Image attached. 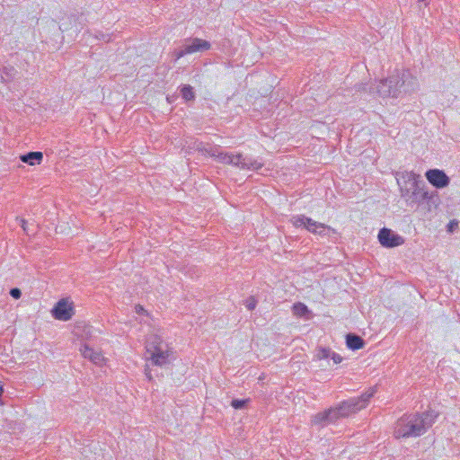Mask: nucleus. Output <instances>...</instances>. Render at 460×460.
<instances>
[{
    "label": "nucleus",
    "instance_id": "11",
    "mask_svg": "<svg viewBox=\"0 0 460 460\" xmlns=\"http://www.w3.org/2000/svg\"><path fill=\"white\" fill-rule=\"evenodd\" d=\"M425 176L428 181L437 189L445 188L450 182L449 177L439 169H429L426 172Z\"/></svg>",
    "mask_w": 460,
    "mask_h": 460
},
{
    "label": "nucleus",
    "instance_id": "16",
    "mask_svg": "<svg viewBox=\"0 0 460 460\" xmlns=\"http://www.w3.org/2000/svg\"><path fill=\"white\" fill-rule=\"evenodd\" d=\"M438 416V414L435 411H426L422 413H419L420 421L424 425V433L433 425Z\"/></svg>",
    "mask_w": 460,
    "mask_h": 460
},
{
    "label": "nucleus",
    "instance_id": "30",
    "mask_svg": "<svg viewBox=\"0 0 460 460\" xmlns=\"http://www.w3.org/2000/svg\"><path fill=\"white\" fill-rule=\"evenodd\" d=\"M21 226L22 227L23 231L29 234V230L27 227V221L25 219H21Z\"/></svg>",
    "mask_w": 460,
    "mask_h": 460
},
{
    "label": "nucleus",
    "instance_id": "23",
    "mask_svg": "<svg viewBox=\"0 0 460 460\" xmlns=\"http://www.w3.org/2000/svg\"><path fill=\"white\" fill-rule=\"evenodd\" d=\"M203 150L211 157H215L216 159H218V156L222 152L219 146H208L207 147H204Z\"/></svg>",
    "mask_w": 460,
    "mask_h": 460
},
{
    "label": "nucleus",
    "instance_id": "32",
    "mask_svg": "<svg viewBox=\"0 0 460 460\" xmlns=\"http://www.w3.org/2000/svg\"><path fill=\"white\" fill-rule=\"evenodd\" d=\"M447 227H448V231L452 232L453 231V227H454V222H450L448 224Z\"/></svg>",
    "mask_w": 460,
    "mask_h": 460
},
{
    "label": "nucleus",
    "instance_id": "20",
    "mask_svg": "<svg viewBox=\"0 0 460 460\" xmlns=\"http://www.w3.org/2000/svg\"><path fill=\"white\" fill-rule=\"evenodd\" d=\"M292 311L296 316H305L309 313L308 307L301 302L295 303Z\"/></svg>",
    "mask_w": 460,
    "mask_h": 460
},
{
    "label": "nucleus",
    "instance_id": "5",
    "mask_svg": "<svg viewBox=\"0 0 460 460\" xmlns=\"http://www.w3.org/2000/svg\"><path fill=\"white\" fill-rule=\"evenodd\" d=\"M400 192L408 206H416L417 208L423 205V198L427 195V190L423 181L410 182L409 186L401 188Z\"/></svg>",
    "mask_w": 460,
    "mask_h": 460
},
{
    "label": "nucleus",
    "instance_id": "33",
    "mask_svg": "<svg viewBox=\"0 0 460 460\" xmlns=\"http://www.w3.org/2000/svg\"><path fill=\"white\" fill-rule=\"evenodd\" d=\"M2 391H3V387H2V385H0V392H2Z\"/></svg>",
    "mask_w": 460,
    "mask_h": 460
},
{
    "label": "nucleus",
    "instance_id": "1",
    "mask_svg": "<svg viewBox=\"0 0 460 460\" xmlns=\"http://www.w3.org/2000/svg\"><path fill=\"white\" fill-rule=\"evenodd\" d=\"M418 86L417 78L409 69L395 70L386 78L378 81L373 90H376L380 97L399 98L402 93L415 91Z\"/></svg>",
    "mask_w": 460,
    "mask_h": 460
},
{
    "label": "nucleus",
    "instance_id": "17",
    "mask_svg": "<svg viewBox=\"0 0 460 460\" xmlns=\"http://www.w3.org/2000/svg\"><path fill=\"white\" fill-rule=\"evenodd\" d=\"M346 345L349 349L357 350L365 346V341L355 333L346 335Z\"/></svg>",
    "mask_w": 460,
    "mask_h": 460
},
{
    "label": "nucleus",
    "instance_id": "27",
    "mask_svg": "<svg viewBox=\"0 0 460 460\" xmlns=\"http://www.w3.org/2000/svg\"><path fill=\"white\" fill-rule=\"evenodd\" d=\"M188 54H189V52H187V49H186L185 45H183L181 49H179L178 51L175 52V58H176L175 59L178 60L181 58H182Z\"/></svg>",
    "mask_w": 460,
    "mask_h": 460
},
{
    "label": "nucleus",
    "instance_id": "18",
    "mask_svg": "<svg viewBox=\"0 0 460 460\" xmlns=\"http://www.w3.org/2000/svg\"><path fill=\"white\" fill-rule=\"evenodd\" d=\"M20 160L22 163L28 164L30 165L40 164L43 160V154L39 151L29 152L27 154L22 155L20 156Z\"/></svg>",
    "mask_w": 460,
    "mask_h": 460
},
{
    "label": "nucleus",
    "instance_id": "31",
    "mask_svg": "<svg viewBox=\"0 0 460 460\" xmlns=\"http://www.w3.org/2000/svg\"><path fill=\"white\" fill-rule=\"evenodd\" d=\"M145 374H146V377H147L149 380H151V379H152V376H151V373H150V369L146 368V370H145Z\"/></svg>",
    "mask_w": 460,
    "mask_h": 460
},
{
    "label": "nucleus",
    "instance_id": "13",
    "mask_svg": "<svg viewBox=\"0 0 460 460\" xmlns=\"http://www.w3.org/2000/svg\"><path fill=\"white\" fill-rule=\"evenodd\" d=\"M440 202L439 196L436 190L428 191L426 197L423 198V205L420 208L427 210L428 212H431L434 208H437Z\"/></svg>",
    "mask_w": 460,
    "mask_h": 460
},
{
    "label": "nucleus",
    "instance_id": "19",
    "mask_svg": "<svg viewBox=\"0 0 460 460\" xmlns=\"http://www.w3.org/2000/svg\"><path fill=\"white\" fill-rule=\"evenodd\" d=\"M180 92L182 99H184L186 102L194 101L196 98L194 89L190 84L181 85Z\"/></svg>",
    "mask_w": 460,
    "mask_h": 460
},
{
    "label": "nucleus",
    "instance_id": "24",
    "mask_svg": "<svg viewBox=\"0 0 460 460\" xmlns=\"http://www.w3.org/2000/svg\"><path fill=\"white\" fill-rule=\"evenodd\" d=\"M244 305L249 311H252L257 305V300L254 296H250L245 300Z\"/></svg>",
    "mask_w": 460,
    "mask_h": 460
},
{
    "label": "nucleus",
    "instance_id": "14",
    "mask_svg": "<svg viewBox=\"0 0 460 460\" xmlns=\"http://www.w3.org/2000/svg\"><path fill=\"white\" fill-rule=\"evenodd\" d=\"M419 178L420 176L413 172L404 171L397 173L396 180L399 189L401 190V188H404V186H409L410 182L420 181V180Z\"/></svg>",
    "mask_w": 460,
    "mask_h": 460
},
{
    "label": "nucleus",
    "instance_id": "2",
    "mask_svg": "<svg viewBox=\"0 0 460 460\" xmlns=\"http://www.w3.org/2000/svg\"><path fill=\"white\" fill-rule=\"evenodd\" d=\"M424 434V425L420 423L419 412L404 414L397 421L394 428V437L411 438Z\"/></svg>",
    "mask_w": 460,
    "mask_h": 460
},
{
    "label": "nucleus",
    "instance_id": "6",
    "mask_svg": "<svg viewBox=\"0 0 460 460\" xmlns=\"http://www.w3.org/2000/svg\"><path fill=\"white\" fill-rule=\"evenodd\" d=\"M217 161L225 164H231L247 170L258 171L263 166V164L259 160L244 157L242 154L234 155L227 152H221Z\"/></svg>",
    "mask_w": 460,
    "mask_h": 460
},
{
    "label": "nucleus",
    "instance_id": "9",
    "mask_svg": "<svg viewBox=\"0 0 460 460\" xmlns=\"http://www.w3.org/2000/svg\"><path fill=\"white\" fill-rule=\"evenodd\" d=\"M341 418L342 416L341 415L338 407L335 406L315 414L313 417L312 422L314 425H320L323 427L332 423H335Z\"/></svg>",
    "mask_w": 460,
    "mask_h": 460
},
{
    "label": "nucleus",
    "instance_id": "21",
    "mask_svg": "<svg viewBox=\"0 0 460 460\" xmlns=\"http://www.w3.org/2000/svg\"><path fill=\"white\" fill-rule=\"evenodd\" d=\"M332 351L330 348L320 347L316 349L314 357L318 360L326 359L331 357Z\"/></svg>",
    "mask_w": 460,
    "mask_h": 460
},
{
    "label": "nucleus",
    "instance_id": "8",
    "mask_svg": "<svg viewBox=\"0 0 460 460\" xmlns=\"http://www.w3.org/2000/svg\"><path fill=\"white\" fill-rule=\"evenodd\" d=\"M52 316L59 321H68L75 314L73 303H69L67 299L62 298L56 303L51 310Z\"/></svg>",
    "mask_w": 460,
    "mask_h": 460
},
{
    "label": "nucleus",
    "instance_id": "25",
    "mask_svg": "<svg viewBox=\"0 0 460 460\" xmlns=\"http://www.w3.org/2000/svg\"><path fill=\"white\" fill-rule=\"evenodd\" d=\"M14 69L12 67L10 69L4 67L2 71V78L5 81H10L13 78V75L11 72H13Z\"/></svg>",
    "mask_w": 460,
    "mask_h": 460
},
{
    "label": "nucleus",
    "instance_id": "29",
    "mask_svg": "<svg viewBox=\"0 0 460 460\" xmlns=\"http://www.w3.org/2000/svg\"><path fill=\"white\" fill-rule=\"evenodd\" d=\"M135 309H136V313L138 314H142L146 313L145 308L142 305H137L135 306Z\"/></svg>",
    "mask_w": 460,
    "mask_h": 460
},
{
    "label": "nucleus",
    "instance_id": "28",
    "mask_svg": "<svg viewBox=\"0 0 460 460\" xmlns=\"http://www.w3.org/2000/svg\"><path fill=\"white\" fill-rule=\"evenodd\" d=\"M335 364H339L342 361V357L336 353L335 351H332L331 357H330Z\"/></svg>",
    "mask_w": 460,
    "mask_h": 460
},
{
    "label": "nucleus",
    "instance_id": "15",
    "mask_svg": "<svg viewBox=\"0 0 460 460\" xmlns=\"http://www.w3.org/2000/svg\"><path fill=\"white\" fill-rule=\"evenodd\" d=\"M80 350L84 358H88L89 360H91L93 363H94L96 365L101 364L104 359V358L101 352L95 351L93 349L89 347L87 344H84L81 348Z\"/></svg>",
    "mask_w": 460,
    "mask_h": 460
},
{
    "label": "nucleus",
    "instance_id": "22",
    "mask_svg": "<svg viewBox=\"0 0 460 460\" xmlns=\"http://www.w3.org/2000/svg\"><path fill=\"white\" fill-rule=\"evenodd\" d=\"M250 401V399H233L230 404L234 409L241 410L246 408Z\"/></svg>",
    "mask_w": 460,
    "mask_h": 460
},
{
    "label": "nucleus",
    "instance_id": "26",
    "mask_svg": "<svg viewBox=\"0 0 460 460\" xmlns=\"http://www.w3.org/2000/svg\"><path fill=\"white\" fill-rule=\"evenodd\" d=\"M10 296L14 299H19L22 296V291L18 288H13L10 289Z\"/></svg>",
    "mask_w": 460,
    "mask_h": 460
},
{
    "label": "nucleus",
    "instance_id": "7",
    "mask_svg": "<svg viewBox=\"0 0 460 460\" xmlns=\"http://www.w3.org/2000/svg\"><path fill=\"white\" fill-rule=\"evenodd\" d=\"M292 222L294 226L296 227H301L304 226L307 231L316 234V229H320L319 235L325 236L327 235V232L332 231V233H336V231L330 227L329 226H326L324 224L316 222L313 220L311 217H307L304 215H299L293 217Z\"/></svg>",
    "mask_w": 460,
    "mask_h": 460
},
{
    "label": "nucleus",
    "instance_id": "10",
    "mask_svg": "<svg viewBox=\"0 0 460 460\" xmlns=\"http://www.w3.org/2000/svg\"><path fill=\"white\" fill-rule=\"evenodd\" d=\"M378 241L382 246L386 248H394L402 245L404 243L402 236L394 233L393 230L384 227L379 230Z\"/></svg>",
    "mask_w": 460,
    "mask_h": 460
},
{
    "label": "nucleus",
    "instance_id": "4",
    "mask_svg": "<svg viewBox=\"0 0 460 460\" xmlns=\"http://www.w3.org/2000/svg\"><path fill=\"white\" fill-rule=\"evenodd\" d=\"M376 388L370 387L367 391L363 393L360 396L352 397L340 402L337 407L342 418H347L351 414L357 413L360 410L367 407L369 400L374 396Z\"/></svg>",
    "mask_w": 460,
    "mask_h": 460
},
{
    "label": "nucleus",
    "instance_id": "12",
    "mask_svg": "<svg viewBox=\"0 0 460 460\" xmlns=\"http://www.w3.org/2000/svg\"><path fill=\"white\" fill-rule=\"evenodd\" d=\"M184 45L189 54L198 51H206L211 48V44L209 41L199 38L190 39L189 42H186Z\"/></svg>",
    "mask_w": 460,
    "mask_h": 460
},
{
    "label": "nucleus",
    "instance_id": "3",
    "mask_svg": "<svg viewBox=\"0 0 460 460\" xmlns=\"http://www.w3.org/2000/svg\"><path fill=\"white\" fill-rule=\"evenodd\" d=\"M147 359L152 365L164 367L169 363L171 350L168 345L158 335H151L146 341Z\"/></svg>",
    "mask_w": 460,
    "mask_h": 460
}]
</instances>
